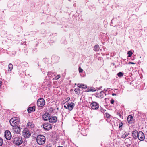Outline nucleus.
I'll list each match as a JSON object with an SVG mask.
<instances>
[{"mask_svg":"<svg viewBox=\"0 0 147 147\" xmlns=\"http://www.w3.org/2000/svg\"><path fill=\"white\" fill-rule=\"evenodd\" d=\"M37 143L40 145H42L44 144L45 142L46 139L45 137L42 135H39L37 137L36 139Z\"/></svg>","mask_w":147,"mask_h":147,"instance_id":"f257e3e1","label":"nucleus"},{"mask_svg":"<svg viewBox=\"0 0 147 147\" xmlns=\"http://www.w3.org/2000/svg\"><path fill=\"white\" fill-rule=\"evenodd\" d=\"M11 125L13 126L17 125L19 123V119L17 117H13L10 119L9 121Z\"/></svg>","mask_w":147,"mask_h":147,"instance_id":"f03ea898","label":"nucleus"},{"mask_svg":"<svg viewBox=\"0 0 147 147\" xmlns=\"http://www.w3.org/2000/svg\"><path fill=\"white\" fill-rule=\"evenodd\" d=\"M13 142L16 145L19 146L21 144L23 141L21 137H17L14 138Z\"/></svg>","mask_w":147,"mask_h":147,"instance_id":"7ed1b4c3","label":"nucleus"},{"mask_svg":"<svg viewBox=\"0 0 147 147\" xmlns=\"http://www.w3.org/2000/svg\"><path fill=\"white\" fill-rule=\"evenodd\" d=\"M22 135L25 138H29L30 135L31 133L27 128H25L22 131Z\"/></svg>","mask_w":147,"mask_h":147,"instance_id":"20e7f679","label":"nucleus"},{"mask_svg":"<svg viewBox=\"0 0 147 147\" xmlns=\"http://www.w3.org/2000/svg\"><path fill=\"white\" fill-rule=\"evenodd\" d=\"M45 102L43 98H40L37 101V104L38 106L42 107L45 104Z\"/></svg>","mask_w":147,"mask_h":147,"instance_id":"39448f33","label":"nucleus"},{"mask_svg":"<svg viewBox=\"0 0 147 147\" xmlns=\"http://www.w3.org/2000/svg\"><path fill=\"white\" fill-rule=\"evenodd\" d=\"M43 128L46 130H49L51 129L52 126L49 123H45L43 124Z\"/></svg>","mask_w":147,"mask_h":147,"instance_id":"423d86ee","label":"nucleus"},{"mask_svg":"<svg viewBox=\"0 0 147 147\" xmlns=\"http://www.w3.org/2000/svg\"><path fill=\"white\" fill-rule=\"evenodd\" d=\"M4 136L8 140H10L11 137V132L8 130H6L5 132Z\"/></svg>","mask_w":147,"mask_h":147,"instance_id":"0eeeda50","label":"nucleus"},{"mask_svg":"<svg viewBox=\"0 0 147 147\" xmlns=\"http://www.w3.org/2000/svg\"><path fill=\"white\" fill-rule=\"evenodd\" d=\"M138 139L140 141H143L145 138L144 135L142 131H140L138 132Z\"/></svg>","mask_w":147,"mask_h":147,"instance_id":"6e6552de","label":"nucleus"},{"mask_svg":"<svg viewBox=\"0 0 147 147\" xmlns=\"http://www.w3.org/2000/svg\"><path fill=\"white\" fill-rule=\"evenodd\" d=\"M91 107L93 109H97L99 107L98 104L96 102H94L91 104Z\"/></svg>","mask_w":147,"mask_h":147,"instance_id":"1a4fd4ad","label":"nucleus"},{"mask_svg":"<svg viewBox=\"0 0 147 147\" xmlns=\"http://www.w3.org/2000/svg\"><path fill=\"white\" fill-rule=\"evenodd\" d=\"M57 120V119L56 116H52L49 118V121L50 122L55 123Z\"/></svg>","mask_w":147,"mask_h":147,"instance_id":"9d476101","label":"nucleus"},{"mask_svg":"<svg viewBox=\"0 0 147 147\" xmlns=\"http://www.w3.org/2000/svg\"><path fill=\"white\" fill-rule=\"evenodd\" d=\"M50 117V115L48 113H46L43 115V118L44 120H47L48 119H49Z\"/></svg>","mask_w":147,"mask_h":147,"instance_id":"9b49d317","label":"nucleus"},{"mask_svg":"<svg viewBox=\"0 0 147 147\" xmlns=\"http://www.w3.org/2000/svg\"><path fill=\"white\" fill-rule=\"evenodd\" d=\"M138 134V131L136 130L132 131V135L134 139L137 138Z\"/></svg>","mask_w":147,"mask_h":147,"instance_id":"f8f14e48","label":"nucleus"},{"mask_svg":"<svg viewBox=\"0 0 147 147\" xmlns=\"http://www.w3.org/2000/svg\"><path fill=\"white\" fill-rule=\"evenodd\" d=\"M13 131L16 133H18L20 132L21 128L20 127H15L13 128Z\"/></svg>","mask_w":147,"mask_h":147,"instance_id":"ddd939ff","label":"nucleus"},{"mask_svg":"<svg viewBox=\"0 0 147 147\" xmlns=\"http://www.w3.org/2000/svg\"><path fill=\"white\" fill-rule=\"evenodd\" d=\"M74 104L71 102L70 104L68 103V108L69 110H71L74 107Z\"/></svg>","mask_w":147,"mask_h":147,"instance_id":"4468645a","label":"nucleus"},{"mask_svg":"<svg viewBox=\"0 0 147 147\" xmlns=\"http://www.w3.org/2000/svg\"><path fill=\"white\" fill-rule=\"evenodd\" d=\"M77 86L79 88H81L84 89L86 88L87 86L86 85L80 83H78L77 84Z\"/></svg>","mask_w":147,"mask_h":147,"instance_id":"2eb2a0df","label":"nucleus"},{"mask_svg":"<svg viewBox=\"0 0 147 147\" xmlns=\"http://www.w3.org/2000/svg\"><path fill=\"white\" fill-rule=\"evenodd\" d=\"M27 127L29 128H33L34 127V125L32 123L28 122L27 124Z\"/></svg>","mask_w":147,"mask_h":147,"instance_id":"dca6fc26","label":"nucleus"},{"mask_svg":"<svg viewBox=\"0 0 147 147\" xmlns=\"http://www.w3.org/2000/svg\"><path fill=\"white\" fill-rule=\"evenodd\" d=\"M28 113H30L32 111H35V107H30L28 108Z\"/></svg>","mask_w":147,"mask_h":147,"instance_id":"f3484780","label":"nucleus"},{"mask_svg":"<svg viewBox=\"0 0 147 147\" xmlns=\"http://www.w3.org/2000/svg\"><path fill=\"white\" fill-rule=\"evenodd\" d=\"M133 118V117L132 116L129 115L128 116L127 118L128 122L130 123H131V121H132Z\"/></svg>","mask_w":147,"mask_h":147,"instance_id":"a211bd4d","label":"nucleus"},{"mask_svg":"<svg viewBox=\"0 0 147 147\" xmlns=\"http://www.w3.org/2000/svg\"><path fill=\"white\" fill-rule=\"evenodd\" d=\"M13 65L11 63L9 64L8 66V71L11 72L13 69Z\"/></svg>","mask_w":147,"mask_h":147,"instance_id":"6ab92c4d","label":"nucleus"},{"mask_svg":"<svg viewBox=\"0 0 147 147\" xmlns=\"http://www.w3.org/2000/svg\"><path fill=\"white\" fill-rule=\"evenodd\" d=\"M99 46L98 45H96L94 47V50L95 51H98L99 50Z\"/></svg>","mask_w":147,"mask_h":147,"instance_id":"aec40b11","label":"nucleus"},{"mask_svg":"<svg viewBox=\"0 0 147 147\" xmlns=\"http://www.w3.org/2000/svg\"><path fill=\"white\" fill-rule=\"evenodd\" d=\"M74 91L76 94H79L80 92L79 89L76 88L74 90Z\"/></svg>","mask_w":147,"mask_h":147,"instance_id":"412c9836","label":"nucleus"},{"mask_svg":"<svg viewBox=\"0 0 147 147\" xmlns=\"http://www.w3.org/2000/svg\"><path fill=\"white\" fill-rule=\"evenodd\" d=\"M129 133L127 132H125L124 134V135L122 137V138H126L129 134Z\"/></svg>","mask_w":147,"mask_h":147,"instance_id":"4be33fe9","label":"nucleus"},{"mask_svg":"<svg viewBox=\"0 0 147 147\" xmlns=\"http://www.w3.org/2000/svg\"><path fill=\"white\" fill-rule=\"evenodd\" d=\"M132 54L133 53L131 51H128L127 53V54L129 55L128 57H130L132 55Z\"/></svg>","mask_w":147,"mask_h":147,"instance_id":"5701e85b","label":"nucleus"},{"mask_svg":"<svg viewBox=\"0 0 147 147\" xmlns=\"http://www.w3.org/2000/svg\"><path fill=\"white\" fill-rule=\"evenodd\" d=\"M123 74L122 72H119L117 74V75L119 77H121L123 76Z\"/></svg>","mask_w":147,"mask_h":147,"instance_id":"b1692460","label":"nucleus"},{"mask_svg":"<svg viewBox=\"0 0 147 147\" xmlns=\"http://www.w3.org/2000/svg\"><path fill=\"white\" fill-rule=\"evenodd\" d=\"M95 88H94L93 89H90L88 90V91H87V92H89L90 91H95Z\"/></svg>","mask_w":147,"mask_h":147,"instance_id":"393cba45","label":"nucleus"},{"mask_svg":"<svg viewBox=\"0 0 147 147\" xmlns=\"http://www.w3.org/2000/svg\"><path fill=\"white\" fill-rule=\"evenodd\" d=\"M3 143V141L2 138L0 137V146H1Z\"/></svg>","mask_w":147,"mask_h":147,"instance_id":"a878e982","label":"nucleus"},{"mask_svg":"<svg viewBox=\"0 0 147 147\" xmlns=\"http://www.w3.org/2000/svg\"><path fill=\"white\" fill-rule=\"evenodd\" d=\"M60 77V75H58L55 77V79L56 80L58 79Z\"/></svg>","mask_w":147,"mask_h":147,"instance_id":"bb28decb","label":"nucleus"},{"mask_svg":"<svg viewBox=\"0 0 147 147\" xmlns=\"http://www.w3.org/2000/svg\"><path fill=\"white\" fill-rule=\"evenodd\" d=\"M83 69H82L80 67L79 68V71L80 73H82L83 71Z\"/></svg>","mask_w":147,"mask_h":147,"instance_id":"cd10ccee","label":"nucleus"},{"mask_svg":"<svg viewBox=\"0 0 147 147\" xmlns=\"http://www.w3.org/2000/svg\"><path fill=\"white\" fill-rule=\"evenodd\" d=\"M122 123H121V124H120L119 125V128H120V129H121L122 128Z\"/></svg>","mask_w":147,"mask_h":147,"instance_id":"c85d7f7f","label":"nucleus"},{"mask_svg":"<svg viewBox=\"0 0 147 147\" xmlns=\"http://www.w3.org/2000/svg\"><path fill=\"white\" fill-rule=\"evenodd\" d=\"M114 100L113 99H111V103L112 104H113L114 103Z\"/></svg>","mask_w":147,"mask_h":147,"instance_id":"c756f323","label":"nucleus"},{"mask_svg":"<svg viewBox=\"0 0 147 147\" xmlns=\"http://www.w3.org/2000/svg\"><path fill=\"white\" fill-rule=\"evenodd\" d=\"M66 105H65L64 106V107L66 109H68V108L67 107H68V103L67 104H66Z\"/></svg>","mask_w":147,"mask_h":147,"instance_id":"7c9ffc66","label":"nucleus"},{"mask_svg":"<svg viewBox=\"0 0 147 147\" xmlns=\"http://www.w3.org/2000/svg\"><path fill=\"white\" fill-rule=\"evenodd\" d=\"M46 147H52L50 144H48L46 146Z\"/></svg>","mask_w":147,"mask_h":147,"instance_id":"2f4dec72","label":"nucleus"},{"mask_svg":"<svg viewBox=\"0 0 147 147\" xmlns=\"http://www.w3.org/2000/svg\"><path fill=\"white\" fill-rule=\"evenodd\" d=\"M128 64H135V63H133V62H129V63H128Z\"/></svg>","mask_w":147,"mask_h":147,"instance_id":"473e14b6","label":"nucleus"},{"mask_svg":"<svg viewBox=\"0 0 147 147\" xmlns=\"http://www.w3.org/2000/svg\"><path fill=\"white\" fill-rule=\"evenodd\" d=\"M1 85H2V81L1 80H0V87L1 86Z\"/></svg>","mask_w":147,"mask_h":147,"instance_id":"72a5a7b5","label":"nucleus"},{"mask_svg":"<svg viewBox=\"0 0 147 147\" xmlns=\"http://www.w3.org/2000/svg\"><path fill=\"white\" fill-rule=\"evenodd\" d=\"M99 97L101 98H103V96H102L101 95H100V96H99Z\"/></svg>","mask_w":147,"mask_h":147,"instance_id":"f704fd0d","label":"nucleus"},{"mask_svg":"<svg viewBox=\"0 0 147 147\" xmlns=\"http://www.w3.org/2000/svg\"><path fill=\"white\" fill-rule=\"evenodd\" d=\"M112 95L113 96L116 95V94H115V93H113V94H112Z\"/></svg>","mask_w":147,"mask_h":147,"instance_id":"c9c22d12","label":"nucleus"},{"mask_svg":"<svg viewBox=\"0 0 147 147\" xmlns=\"http://www.w3.org/2000/svg\"><path fill=\"white\" fill-rule=\"evenodd\" d=\"M102 88V87H100L99 88H98V89L99 90H100V89Z\"/></svg>","mask_w":147,"mask_h":147,"instance_id":"e433bc0d","label":"nucleus"},{"mask_svg":"<svg viewBox=\"0 0 147 147\" xmlns=\"http://www.w3.org/2000/svg\"><path fill=\"white\" fill-rule=\"evenodd\" d=\"M102 92H104L103 91H101V92H100V94H102Z\"/></svg>","mask_w":147,"mask_h":147,"instance_id":"4c0bfd02","label":"nucleus"},{"mask_svg":"<svg viewBox=\"0 0 147 147\" xmlns=\"http://www.w3.org/2000/svg\"><path fill=\"white\" fill-rule=\"evenodd\" d=\"M75 85H76V83H75Z\"/></svg>","mask_w":147,"mask_h":147,"instance_id":"58836bf2","label":"nucleus"},{"mask_svg":"<svg viewBox=\"0 0 147 147\" xmlns=\"http://www.w3.org/2000/svg\"><path fill=\"white\" fill-rule=\"evenodd\" d=\"M63 147L62 146H59V147Z\"/></svg>","mask_w":147,"mask_h":147,"instance_id":"ea45409f","label":"nucleus"},{"mask_svg":"<svg viewBox=\"0 0 147 147\" xmlns=\"http://www.w3.org/2000/svg\"><path fill=\"white\" fill-rule=\"evenodd\" d=\"M69 1H70V0H69Z\"/></svg>","mask_w":147,"mask_h":147,"instance_id":"a19ab883","label":"nucleus"}]
</instances>
